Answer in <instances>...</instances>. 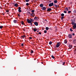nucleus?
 Returning <instances> with one entry per match:
<instances>
[{"label": "nucleus", "mask_w": 76, "mask_h": 76, "mask_svg": "<svg viewBox=\"0 0 76 76\" xmlns=\"http://www.w3.org/2000/svg\"><path fill=\"white\" fill-rule=\"evenodd\" d=\"M61 43L60 42H57V45H56V47H57V48L59 47V46H60V45H61Z\"/></svg>", "instance_id": "nucleus-1"}, {"label": "nucleus", "mask_w": 76, "mask_h": 76, "mask_svg": "<svg viewBox=\"0 0 76 76\" xmlns=\"http://www.w3.org/2000/svg\"><path fill=\"white\" fill-rule=\"evenodd\" d=\"M53 5H54V4H53V2L49 4V6L50 7H52V6H53Z\"/></svg>", "instance_id": "nucleus-2"}, {"label": "nucleus", "mask_w": 76, "mask_h": 76, "mask_svg": "<svg viewBox=\"0 0 76 76\" xmlns=\"http://www.w3.org/2000/svg\"><path fill=\"white\" fill-rule=\"evenodd\" d=\"M27 22L28 23H31V20L28 19V18L27 19Z\"/></svg>", "instance_id": "nucleus-3"}, {"label": "nucleus", "mask_w": 76, "mask_h": 76, "mask_svg": "<svg viewBox=\"0 0 76 76\" xmlns=\"http://www.w3.org/2000/svg\"><path fill=\"white\" fill-rule=\"evenodd\" d=\"M34 24L36 26H38V23L37 22H35L34 23Z\"/></svg>", "instance_id": "nucleus-4"}, {"label": "nucleus", "mask_w": 76, "mask_h": 76, "mask_svg": "<svg viewBox=\"0 0 76 76\" xmlns=\"http://www.w3.org/2000/svg\"><path fill=\"white\" fill-rule=\"evenodd\" d=\"M54 7H55L56 8H58L59 7L58 5H56L55 4H54Z\"/></svg>", "instance_id": "nucleus-5"}, {"label": "nucleus", "mask_w": 76, "mask_h": 76, "mask_svg": "<svg viewBox=\"0 0 76 76\" xmlns=\"http://www.w3.org/2000/svg\"><path fill=\"white\" fill-rule=\"evenodd\" d=\"M21 37L23 39L24 38H26V36L24 35L23 36H21Z\"/></svg>", "instance_id": "nucleus-6"}, {"label": "nucleus", "mask_w": 76, "mask_h": 76, "mask_svg": "<svg viewBox=\"0 0 76 76\" xmlns=\"http://www.w3.org/2000/svg\"><path fill=\"white\" fill-rule=\"evenodd\" d=\"M68 37L69 38H72V36L71 34H69L68 35Z\"/></svg>", "instance_id": "nucleus-7"}, {"label": "nucleus", "mask_w": 76, "mask_h": 76, "mask_svg": "<svg viewBox=\"0 0 76 76\" xmlns=\"http://www.w3.org/2000/svg\"><path fill=\"white\" fill-rule=\"evenodd\" d=\"M42 10L44 11L46 10V8L45 7H44L42 8Z\"/></svg>", "instance_id": "nucleus-8"}, {"label": "nucleus", "mask_w": 76, "mask_h": 76, "mask_svg": "<svg viewBox=\"0 0 76 76\" xmlns=\"http://www.w3.org/2000/svg\"><path fill=\"white\" fill-rule=\"evenodd\" d=\"M72 45H69V49H71L72 48Z\"/></svg>", "instance_id": "nucleus-9"}, {"label": "nucleus", "mask_w": 76, "mask_h": 76, "mask_svg": "<svg viewBox=\"0 0 76 76\" xmlns=\"http://www.w3.org/2000/svg\"><path fill=\"white\" fill-rule=\"evenodd\" d=\"M40 7H43V4H41L39 5Z\"/></svg>", "instance_id": "nucleus-10"}, {"label": "nucleus", "mask_w": 76, "mask_h": 76, "mask_svg": "<svg viewBox=\"0 0 76 76\" xmlns=\"http://www.w3.org/2000/svg\"><path fill=\"white\" fill-rule=\"evenodd\" d=\"M13 22L15 23H16L17 22V20H14L13 21Z\"/></svg>", "instance_id": "nucleus-11"}, {"label": "nucleus", "mask_w": 76, "mask_h": 76, "mask_svg": "<svg viewBox=\"0 0 76 76\" xmlns=\"http://www.w3.org/2000/svg\"><path fill=\"white\" fill-rule=\"evenodd\" d=\"M52 10L50 8H48L47 10V11H51Z\"/></svg>", "instance_id": "nucleus-12"}, {"label": "nucleus", "mask_w": 76, "mask_h": 76, "mask_svg": "<svg viewBox=\"0 0 76 76\" xmlns=\"http://www.w3.org/2000/svg\"><path fill=\"white\" fill-rule=\"evenodd\" d=\"M57 2H58V1L57 0H54V3L55 4H57Z\"/></svg>", "instance_id": "nucleus-13"}, {"label": "nucleus", "mask_w": 76, "mask_h": 76, "mask_svg": "<svg viewBox=\"0 0 76 76\" xmlns=\"http://www.w3.org/2000/svg\"><path fill=\"white\" fill-rule=\"evenodd\" d=\"M67 43V41L66 40H65L64 42V44H66Z\"/></svg>", "instance_id": "nucleus-14"}, {"label": "nucleus", "mask_w": 76, "mask_h": 76, "mask_svg": "<svg viewBox=\"0 0 76 76\" xmlns=\"http://www.w3.org/2000/svg\"><path fill=\"white\" fill-rule=\"evenodd\" d=\"M31 15L33 16V17H34L35 16V14L34 13H31Z\"/></svg>", "instance_id": "nucleus-15"}, {"label": "nucleus", "mask_w": 76, "mask_h": 76, "mask_svg": "<svg viewBox=\"0 0 76 76\" xmlns=\"http://www.w3.org/2000/svg\"><path fill=\"white\" fill-rule=\"evenodd\" d=\"M73 28L75 29L76 28V25H74L73 26Z\"/></svg>", "instance_id": "nucleus-16"}, {"label": "nucleus", "mask_w": 76, "mask_h": 76, "mask_svg": "<svg viewBox=\"0 0 76 76\" xmlns=\"http://www.w3.org/2000/svg\"><path fill=\"white\" fill-rule=\"evenodd\" d=\"M18 5V4H14V6L15 7H17Z\"/></svg>", "instance_id": "nucleus-17"}, {"label": "nucleus", "mask_w": 76, "mask_h": 76, "mask_svg": "<svg viewBox=\"0 0 76 76\" xmlns=\"http://www.w3.org/2000/svg\"><path fill=\"white\" fill-rule=\"evenodd\" d=\"M72 21V22L71 23V24H72V25H74L75 22H73V21Z\"/></svg>", "instance_id": "nucleus-18"}, {"label": "nucleus", "mask_w": 76, "mask_h": 76, "mask_svg": "<svg viewBox=\"0 0 76 76\" xmlns=\"http://www.w3.org/2000/svg\"><path fill=\"white\" fill-rule=\"evenodd\" d=\"M73 42L74 43H76V39H74L73 41Z\"/></svg>", "instance_id": "nucleus-19"}, {"label": "nucleus", "mask_w": 76, "mask_h": 76, "mask_svg": "<svg viewBox=\"0 0 76 76\" xmlns=\"http://www.w3.org/2000/svg\"><path fill=\"white\" fill-rule=\"evenodd\" d=\"M34 21V20L33 19H31V23L32 22H33Z\"/></svg>", "instance_id": "nucleus-20"}, {"label": "nucleus", "mask_w": 76, "mask_h": 76, "mask_svg": "<svg viewBox=\"0 0 76 76\" xmlns=\"http://www.w3.org/2000/svg\"><path fill=\"white\" fill-rule=\"evenodd\" d=\"M21 24L22 25H23L24 24V22L23 21H21Z\"/></svg>", "instance_id": "nucleus-21"}, {"label": "nucleus", "mask_w": 76, "mask_h": 76, "mask_svg": "<svg viewBox=\"0 0 76 76\" xmlns=\"http://www.w3.org/2000/svg\"><path fill=\"white\" fill-rule=\"evenodd\" d=\"M49 29V28L48 27H46V30H48Z\"/></svg>", "instance_id": "nucleus-22"}, {"label": "nucleus", "mask_w": 76, "mask_h": 76, "mask_svg": "<svg viewBox=\"0 0 76 76\" xmlns=\"http://www.w3.org/2000/svg\"><path fill=\"white\" fill-rule=\"evenodd\" d=\"M64 18V16L62 17L61 18V20H62Z\"/></svg>", "instance_id": "nucleus-23"}, {"label": "nucleus", "mask_w": 76, "mask_h": 76, "mask_svg": "<svg viewBox=\"0 0 76 76\" xmlns=\"http://www.w3.org/2000/svg\"><path fill=\"white\" fill-rule=\"evenodd\" d=\"M64 15L63 13H62V14H61V16L62 17L64 16Z\"/></svg>", "instance_id": "nucleus-24"}, {"label": "nucleus", "mask_w": 76, "mask_h": 76, "mask_svg": "<svg viewBox=\"0 0 76 76\" xmlns=\"http://www.w3.org/2000/svg\"><path fill=\"white\" fill-rule=\"evenodd\" d=\"M51 57L52 58H53V59H54L55 57H54V56H53V55H52L51 56Z\"/></svg>", "instance_id": "nucleus-25"}, {"label": "nucleus", "mask_w": 76, "mask_h": 76, "mask_svg": "<svg viewBox=\"0 0 76 76\" xmlns=\"http://www.w3.org/2000/svg\"><path fill=\"white\" fill-rule=\"evenodd\" d=\"M38 17H35V18H34V20H36L37 19Z\"/></svg>", "instance_id": "nucleus-26"}, {"label": "nucleus", "mask_w": 76, "mask_h": 76, "mask_svg": "<svg viewBox=\"0 0 76 76\" xmlns=\"http://www.w3.org/2000/svg\"><path fill=\"white\" fill-rule=\"evenodd\" d=\"M65 63H66L65 62H63L62 63V64H63L62 65H64Z\"/></svg>", "instance_id": "nucleus-27"}, {"label": "nucleus", "mask_w": 76, "mask_h": 76, "mask_svg": "<svg viewBox=\"0 0 76 76\" xmlns=\"http://www.w3.org/2000/svg\"><path fill=\"white\" fill-rule=\"evenodd\" d=\"M18 12H22V11L21 10H18Z\"/></svg>", "instance_id": "nucleus-28"}, {"label": "nucleus", "mask_w": 76, "mask_h": 76, "mask_svg": "<svg viewBox=\"0 0 76 76\" xmlns=\"http://www.w3.org/2000/svg\"><path fill=\"white\" fill-rule=\"evenodd\" d=\"M3 26H0V28L1 29L2 28H3Z\"/></svg>", "instance_id": "nucleus-29"}, {"label": "nucleus", "mask_w": 76, "mask_h": 76, "mask_svg": "<svg viewBox=\"0 0 76 76\" xmlns=\"http://www.w3.org/2000/svg\"><path fill=\"white\" fill-rule=\"evenodd\" d=\"M52 44V42H50L49 43V44L50 45H51Z\"/></svg>", "instance_id": "nucleus-30"}, {"label": "nucleus", "mask_w": 76, "mask_h": 76, "mask_svg": "<svg viewBox=\"0 0 76 76\" xmlns=\"http://www.w3.org/2000/svg\"><path fill=\"white\" fill-rule=\"evenodd\" d=\"M34 53V51H33L32 50H31V53Z\"/></svg>", "instance_id": "nucleus-31"}, {"label": "nucleus", "mask_w": 76, "mask_h": 76, "mask_svg": "<svg viewBox=\"0 0 76 76\" xmlns=\"http://www.w3.org/2000/svg\"><path fill=\"white\" fill-rule=\"evenodd\" d=\"M21 8L20 7H18V10H21Z\"/></svg>", "instance_id": "nucleus-32"}, {"label": "nucleus", "mask_w": 76, "mask_h": 76, "mask_svg": "<svg viewBox=\"0 0 76 76\" xmlns=\"http://www.w3.org/2000/svg\"><path fill=\"white\" fill-rule=\"evenodd\" d=\"M47 32V31L46 30H44V33H46Z\"/></svg>", "instance_id": "nucleus-33"}, {"label": "nucleus", "mask_w": 76, "mask_h": 76, "mask_svg": "<svg viewBox=\"0 0 76 76\" xmlns=\"http://www.w3.org/2000/svg\"><path fill=\"white\" fill-rule=\"evenodd\" d=\"M35 11V10H33L31 11V12L32 13H34Z\"/></svg>", "instance_id": "nucleus-34"}, {"label": "nucleus", "mask_w": 76, "mask_h": 76, "mask_svg": "<svg viewBox=\"0 0 76 76\" xmlns=\"http://www.w3.org/2000/svg\"><path fill=\"white\" fill-rule=\"evenodd\" d=\"M65 10H66L67 11H68V10H69L68 9V8L67 7L65 8Z\"/></svg>", "instance_id": "nucleus-35"}, {"label": "nucleus", "mask_w": 76, "mask_h": 76, "mask_svg": "<svg viewBox=\"0 0 76 76\" xmlns=\"http://www.w3.org/2000/svg\"><path fill=\"white\" fill-rule=\"evenodd\" d=\"M29 5V3H26V6H28Z\"/></svg>", "instance_id": "nucleus-36"}, {"label": "nucleus", "mask_w": 76, "mask_h": 76, "mask_svg": "<svg viewBox=\"0 0 76 76\" xmlns=\"http://www.w3.org/2000/svg\"><path fill=\"white\" fill-rule=\"evenodd\" d=\"M70 30L71 31H72H72H73V30L71 28L70 29Z\"/></svg>", "instance_id": "nucleus-37"}, {"label": "nucleus", "mask_w": 76, "mask_h": 76, "mask_svg": "<svg viewBox=\"0 0 76 76\" xmlns=\"http://www.w3.org/2000/svg\"><path fill=\"white\" fill-rule=\"evenodd\" d=\"M29 0H26V2H29Z\"/></svg>", "instance_id": "nucleus-38"}, {"label": "nucleus", "mask_w": 76, "mask_h": 76, "mask_svg": "<svg viewBox=\"0 0 76 76\" xmlns=\"http://www.w3.org/2000/svg\"><path fill=\"white\" fill-rule=\"evenodd\" d=\"M34 31H37V30H36V29L34 28Z\"/></svg>", "instance_id": "nucleus-39"}, {"label": "nucleus", "mask_w": 76, "mask_h": 76, "mask_svg": "<svg viewBox=\"0 0 76 76\" xmlns=\"http://www.w3.org/2000/svg\"><path fill=\"white\" fill-rule=\"evenodd\" d=\"M64 13H67V12L66 11H64Z\"/></svg>", "instance_id": "nucleus-40"}, {"label": "nucleus", "mask_w": 76, "mask_h": 76, "mask_svg": "<svg viewBox=\"0 0 76 76\" xmlns=\"http://www.w3.org/2000/svg\"><path fill=\"white\" fill-rule=\"evenodd\" d=\"M71 12V11H68V13H70Z\"/></svg>", "instance_id": "nucleus-41"}, {"label": "nucleus", "mask_w": 76, "mask_h": 76, "mask_svg": "<svg viewBox=\"0 0 76 76\" xmlns=\"http://www.w3.org/2000/svg\"><path fill=\"white\" fill-rule=\"evenodd\" d=\"M23 45H24L23 44V43H22L21 45V46H23Z\"/></svg>", "instance_id": "nucleus-42"}, {"label": "nucleus", "mask_w": 76, "mask_h": 76, "mask_svg": "<svg viewBox=\"0 0 76 76\" xmlns=\"http://www.w3.org/2000/svg\"><path fill=\"white\" fill-rule=\"evenodd\" d=\"M9 10H6V12H9Z\"/></svg>", "instance_id": "nucleus-43"}, {"label": "nucleus", "mask_w": 76, "mask_h": 76, "mask_svg": "<svg viewBox=\"0 0 76 76\" xmlns=\"http://www.w3.org/2000/svg\"><path fill=\"white\" fill-rule=\"evenodd\" d=\"M18 16L19 17H20V14H18Z\"/></svg>", "instance_id": "nucleus-44"}, {"label": "nucleus", "mask_w": 76, "mask_h": 76, "mask_svg": "<svg viewBox=\"0 0 76 76\" xmlns=\"http://www.w3.org/2000/svg\"><path fill=\"white\" fill-rule=\"evenodd\" d=\"M23 30L25 31H26V29H25L24 28H23Z\"/></svg>", "instance_id": "nucleus-45"}, {"label": "nucleus", "mask_w": 76, "mask_h": 76, "mask_svg": "<svg viewBox=\"0 0 76 76\" xmlns=\"http://www.w3.org/2000/svg\"><path fill=\"white\" fill-rule=\"evenodd\" d=\"M29 39H32V38L31 37H29Z\"/></svg>", "instance_id": "nucleus-46"}, {"label": "nucleus", "mask_w": 76, "mask_h": 76, "mask_svg": "<svg viewBox=\"0 0 76 76\" xmlns=\"http://www.w3.org/2000/svg\"><path fill=\"white\" fill-rule=\"evenodd\" d=\"M38 34L40 35L41 34V32H39Z\"/></svg>", "instance_id": "nucleus-47"}, {"label": "nucleus", "mask_w": 76, "mask_h": 76, "mask_svg": "<svg viewBox=\"0 0 76 76\" xmlns=\"http://www.w3.org/2000/svg\"><path fill=\"white\" fill-rule=\"evenodd\" d=\"M69 41L70 42H71V41H72V40L70 39L69 40Z\"/></svg>", "instance_id": "nucleus-48"}, {"label": "nucleus", "mask_w": 76, "mask_h": 76, "mask_svg": "<svg viewBox=\"0 0 76 76\" xmlns=\"http://www.w3.org/2000/svg\"><path fill=\"white\" fill-rule=\"evenodd\" d=\"M76 25V23H75L74 25Z\"/></svg>", "instance_id": "nucleus-49"}, {"label": "nucleus", "mask_w": 76, "mask_h": 76, "mask_svg": "<svg viewBox=\"0 0 76 76\" xmlns=\"http://www.w3.org/2000/svg\"><path fill=\"white\" fill-rule=\"evenodd\" d=\"M72 35H73V36H74V35H75V34H74V33H73V34H72Z\"/></svg>", "instance_id": "nucleus-50"}, {"label": "nucleus", "mask_w": 76, "mask_h": 76, "mask_svg": "<svg viewBox=\"0 0 76 76\" xmlns=\"http://www.w3.org/2000/svg\"><path fill=\"white\" fill-rule=\"evenodd\" d=\"M56 31H58V29H56Z\"/></svg>", "instance_id": "nucleus-51"}, {"label": "nucleus", "mask_w": 76, "mask_h": 76, "mask_svg": "<svg viewBox=\"0 0 76 76\" xmlns=\"http://www.w3.org/2000/svg\"><path fill=\"white\" fill-rule=\"evenodd\" d=\"M69 9H70V7H69Z\"/></svg>", "instance_id": "nucleus-52"}, {"label": "nucleus", "mask_w": 76, "mask_h": 76, "mask_svg": "<svg viewBox=\"0 0 76 76\" xmlns=\"http://www.w3.org/2000/svg\"><path fill=\"white\" fill-rule=\"evenodd\" d=\"M31 23V25H32V23Z\"/></svg>", "instance_id": "nucleus-53"}, {"label": "nucleus", "mask_w": 76, "mask_h": 76, "mask_svg": "<svg viewBox=\"0 0 76 76\" xmlns=\"http://www.w3.org/2000/svg\"><path fill=\"white\" fill-rule=\"evenodd\" d=\"M37 32H39V31H37Z\"/></svg>", "instance_id": "nucleus-54"}, {"label": "nucleus", "mask_w": 76, "mask_h": 76, "mask_svg": "<svg viewBox=\"0 0 76 76\" xmlns=\"http://www.w3.org/2000/svg\"><path fill=\"white\" fill-rule=\"evenodd\" d=\"M29 13H30V14H31L30 12H29Z\"/></svg>", "instance_id": "nucleus-55"}, {"label": "nucleus", "mask_w": 76, "mask_h": 76, "mask_svg": "<svg viewBox=\"0 0 76 76\" xmlns=\"http://www.w3.org/2000/svg\"><path fill=\"white\" fill-rule=\"evenodd\" d=\"M12 4H13V5H14V3H12Z\"/></svg>", "instance_id": "nucleus-56"}, {"label": "nucleus", "mask_w": 76, "mask_h": 76, "mask_svg": "<svg viewBox=\"0 0 76 76\" xmlns=\"http://www.w3.org/2000/svg\"><path fill=\"white\" fill-rule=\"evenodd\" d=\"M4 15V14H3V15Z\"/></svg>", "instance_id": "nucleus-57"}, {"label": "nucleus", "mask_w": 76, "mask_h": 76, "mask_svg": "<svg viewBox=\"0 0 76 76\" xmlns=\"http://www.w3.org/2000/svg\"><path fill=\"white\" fill-rule=\"evenodd\" d=\"M75 50L76 51V48L75 49Z\"/></svg>", "instance_id": "nucleus-58"}, {"label": "nucleus", "mask_w": 76, "mask_h": 76, "mask_svg": "<svg viewBox=\"0 0 76 76\" xmlns=\"http://www.w3.org/2000/svg\"><path fill=\"white\" fill-rule=\"evenodd\" d=\"M46 20V21H47V20Z\"/></svg>", "instance_id": "nucleus-59"}]
</instances>
